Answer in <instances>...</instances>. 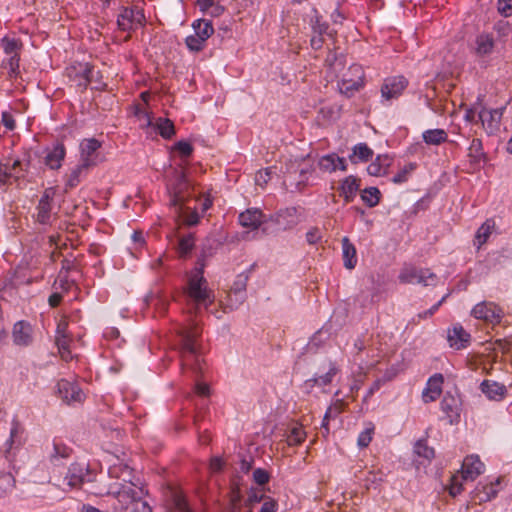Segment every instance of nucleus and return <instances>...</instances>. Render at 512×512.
<instances>
[{"mask_svg":"<svg viewBox=\"0 0 512 512\" xmlns=\"http://www.w3.org/2000/svg\"><path fill=\"white\" fill-rule=\"evenodd\" d=\"M180 337V357L182 371L192 370L195 374L202 372V357L199 351L198 339L201 329L197 323L192 322L189 326L181 327L178 330Z\"/></svg>","mask_w":512,"mask_h":512,"instance_id":"f257e3e1","label":"nucleus"},{"mask_svg":"<svg viewBox=\"0 0 512 512\" xmlns=\"http://www.w3.org/2000/svg\"><path fill=\"white\" fill-rule=\"evenodd\" d=\"M183 293L190 314H196L200 307L207 309L215 299L213 291L208 288L202 268L190 275Z\"/></svg>","mask_w":512,"mask_h":512,"instance_id":"f03ea898","label":"nucleus"},{"mask_svg":"<svg viewBox=\"0 0 512 512\" xmlns=\"http://www.w3.org/2000/svg\"><path fill=\"white\" fill-rule=\"evenodd\" d=\"M98 495L113 496L117 499L119 507L122 511L126 510L128 506L134 505L136 501L142 498V489H136L132 483L113 482L107 488L99 489L96 492Z\"/></svg>","mask_w":512,"mask_h":512,"instance_id":"7ed1b4c3","label":"nucleus"},{"mask_svg":"<svg viewBox=\"0 0 512 512\" xmlns=\"http://www.w3.org/2000/svg\"><path fill=\"white\" fill-rule=\"evenodd\" d=\"M403 284L418 283L423 286H433L436 284L438 277L430 269H417L411 265H405L398 276Z\"/></svg>","mask_w":512,"mask_h":512,"instance_id":"20e7f679","label":"nucleus"},{"mask_svg":"<svg viewBox=\"0 0 512 512\" xmlns=\"http://www.w3.org/2000/svg\"><path fill=\"white\" fill-rule=\"evenodd\" d=\"M471 316L495 326L502 321L504 310L495 302L482 301L472 308Z\"/></svg>","mask_w":512,"mask_h":512,"instance_id":"39448f33","label":"nucleus"},{"mask_svg":"<svg viewBox=\"0 0 512 512\" xmlns=\"http://www.w3.org/2000/svg\"><path fill=\"white\" fill-rule=\"evenodd\" d=\"M67 77L81 91L94 81V67L89 63H78L66 69Z\"/></svg>","mask_w":512,"mask_h":512,"instance_id":"423d86ee","label":"nucleus"},{"mask_svg":"<svg viewBox=\"0 0 512 512\" xmlns=\"http://www.w3.org/2000/svg\"><path fill=\"white\" fill-rule=\"evenodd\" d=\"M145 23L143 10L138 6L124 7L117 18V24L122 31H132Z\"/></svg>","mask_w":512,"mask_h":512,"instance_id":"0eeeda50","label":"nucleus"},{"mask_svg":"<svg viewBox=\"0 0 512 512\" xmlns=\"http://www.w3.org/2000/svg\"><path fill=\"white\" fill-rule=\"evenodd\" d=\"M408 86L404 76H391L384 79L381 86V96L385 101L399 98Z\"/></svg>","mask_w":512,"mask_h":512,"instance_id":"6e6552de","label":"nucleus"},{"mask_svg":"<svg viewBox=\"0 0 512 512\" xmlns=\"http://www.w3.org/2000/svg\"><path fill=\"white\" fill-rule=\"evenodd\" d=\"M89 465L85 463H72L65 476V481L70 488L81 487L85 482L92 480Z\"/></svg>","mask_w":512,"mask_h":512,"instance_id":"1a4fd4ad","label":"nucleus"},{"mask_svg":"<svg viewBox=\"0 0 512 512\" xmlns=\"http://www.w3.org/2000/svg\"><path fill=\"white\" fill-rule=\"evenodd\" d=\"M355 78H343L339 83L340 92L347 97H351L355 92L361 90L365 85L364 72L361 66L352 65L349 68Z\"/></svg>","mask_w":512,"mask_h":512,"instance_id":"9d476101","label":"nucleus"},{"mask_svg":"<svg viewBox=\"0 0 512 512\" xmlns=\"http://www.w3.org/2000/svg\"><path fill=\"white\" fill-rule=\"evenodd\" d=\"M101 146V142L95 138L83 139L80 143V163L90 168L95 166Z\"/></svg>","mask_w":512,"mask_h":512,"instance_id":"9b49d317","label":"nucleus"},{"mask_svg":"<svg viewBox=\"0 0 512 512\" xmlns=\"http://www.w3.org/2000/svg\"><path fill=\"white\" fill-rule=\"evenodd\" d=\"M504 110L505 107L497 109L482 108L478 112V118L489 134H493L499 130Z\"/></svg>","mask_w":512,"mask_h":512,"instance_id":"f8f14e48","label":"nucleus"},{"mask_svg":"<svg viewBox=\"0 0 512 512\" xmlns=\"http://www.w3.org/2000/svg\"><path fill=\"white\" fill-rule=\"evenodd\" d=\"M484 463L478 455H468L464 458L461 467V479L465 481H474L484 472Z\"/></svg>","mask_w":512,"mask_h":512,"instance_id":"ddd939ff","label":"nucleus"},{"mask_svg":"<svg viewBox=\"0 0 512 512\" xmlns=\"http://www.w3.org/2000/svg\"><path fill=\"white\" fill-rule=\"evenodd\" d=\"M57 388L60 397L67 404L73 402H82L85 398L82 389L74 382L61 379L57 383Z\"/></svg>","mask_w":512,"mask_h":512,"instance_id":"4468645a","label":"nucleus"},{"mask_svg":"<svg viewBox=\"0 0 512 512\" xmlns=\"http://www.w3.org/2000/svg\"><path fill=\"white\" fill-rule=\"evenodd\" d=\"M470 339V334L458 323L448 330L447 340L450 347L456 350L466 348L470 343Z\"/></svg>","mask_w":512,"mask_h":512,"instance_id":"2eb2a0df","label":"nucleus"},{"mask_svg":"<svg viewBox=\"0 0 512 512\" xmlns=\"http://www.w3.org/2000/svg\"><path fill=\"white\" fill-rule=\"evenodd\" d=\"M443 382L444 377L440 373H436L428 379L427 385L422 393L424 402L435 401L441 395Z\"/></svg>","mask_w":512,"mask_h":512,"instance_id":"dca6fc26","label":"nucleus"},{"mask_svg":"<svg viewBox=\"0 0 512 512\" xmlns=\"http://www.w3.org/2000/svg\"><path fill=\"white\" fill-rule=\"evenodd\" d=\"M339 368L335 362L329 361L328 370L325 374L315 376L305 381V387L310 391L315 386L324 387L332 383L333 378L338 374Z\"/></svg>","mask_w":512,"mask_h":512,"instance_id":"f3484780","label":"nucleus"},{"mask_svg":"<svg viewBox=\"0 0 512 512\" xmlns=\"http://www.w3.org/2000/svg\"><path fill=\"white\" fill-rule=\"evenodd\" d=\"M13 341L18 346H28L32 342V327L26 321H18L12 331Z\"/></svg>","mask_w":512,"mask_h":512,"instance_id":"a211bd4d","label":"nucleus"},{"mask_svg":"<svg viewBox=\"0 0 512 512\" xmlns=\"http://www.w3.org/2000/svg\"><path fill=\"white\" fill-rule=\"evenodd\" d=\"M501 477L489 484H479L475 490V498L479 502H487L494 499L501 489Z\"/></svg>","mask_w":512,"mask_h":512,"instance_id":"6ab92c4d","label":"nucleus"},{"mask_svg":"<svg viewBox=\"0 0 512 512\" xmlns=\"http://www.w3.org/2000/svg\"><path fill=\"white\" fill-rule=\"evenodd\" d=\"M319 168L328 173L335 172L336 170L346 171L347 165L344 158L339 157L337 154L332 153L322 156L318 162Z\"/></svg>","mask_w":512,"mask_h":512,"instance_id":"aec40b11","label":"nucleus"},{"mask_svg":"<svg viewBox=\"0 0 512 512\" xmlns=\"http://www.w3.org/2000/svg\"><path fill=\"white\" fill-rule=\"evenodd\" d=\"M90 167L79 163L65 176L64 190L68 192L77 187L82 180L87 176Z\"/></svg>","mask_w":512,"mask_h":512,"instance_id":"412c9836","label":"nucleus"},{"mask_svg":"<svg viewBox=\"0 0 512 512\" xmlns=\"http://www.w3.org/2000/svg\"><path fill=\"white\" fill-rule=\"evenodd\" d=\"M480 389L488 399L495 401H501L507 393L505 385L487 379L481 383Z\"/></svg>","mask_w":512,"mask_h":512,"instance_id":"4be33fe9","label":"nucleus"},{"mask_svg":"<svg viewBox=\"0 0 512 512\" xmlns=\"http://www.w3.org/2000/svg\"><path fill=\"white\" fill-rule=\"evenodd\" d=\"M52 199H53V192L51 189L45 190L44 194L39 200L38 206H37V220L38 222L42 224L48 223L51 217V210H52Z\"/></svg>","mask_w":512,"mask_h":512,"instance_id":"5701e85b","label":"nucleus"},{"mask_svg":"<svg viewBox=\"0 0 512 512\" xmlns=\"http://www.w3.org/2000/svg\"><path fill=\"white\" fill-rule=\"evenodd\" d=\"M360 189V179L350 175L346 177L339 187L340 196H342L346 203H350L356 197L358 190Z\"/></svg>","mask_w":512,"mask_h":512,"instance_id":"b1692460","label":"nucleus"},{"mask_svg":"<svg viewBox=\"0 0 512 512\" xmlns=\"http://www.w3.org/2000/svg\"><path fill=\"white\" fill-rule=\"evenodd\" d=\"M263 213L260 209L251 208L240 213L239 223L246 228L257 229L263 222Z\"/></svg>","mask_w":512,"mask_h":512,"instance_id":"393cba45","label":"nucleus"},{"mask_svg":"<svg viewBox=\"0 0 512 512\" xmlns=\"http://www.w3.org/2000/svg\"><path fill=\"white\" fill-rule=\"evenodd\" d=\"M275 222L282 229H290L298 223V211L295 207L280 210L275 216Z\"/></svg>","mask_w":512,"mask_h":512,"instance_id":"a878e982","label":"nucleus"},{"mask_svg":"<svg viewBox=\"0 0 512 512\" xmlns=\"http://www.w3.org/2000/svg\"><path fill=\"white\" fill-rule=\"evenodd\" d=\"M494 38L490 34L482 33L475 39L473 51L478 57H485L490 55L494 49Z\"/></svg>","mask_w":512,"mask_h":512,"instance_id":"bb28decb","label":"nucleus"},{"mask_svg":"<svg viewBox=\"0 0 512 512\" xmlns=\"http://www.w3.org/2000/svg\"><path fill=\"white\" fill-rule=\"evenodd\" d=\"M66 155L65 146L62 143H57L54 147L46 154L45 164L52 170H58L62 166V162Z\"/></svg>","mask_w":512,"mask_h":512,"instance_id":"cd10ccee","label":"nucleus"},{"mask_svg":"<svg viewBox=\"0 0 512 512\" xmlns=\"http://www.w3.org/2000/svg\"><path fill=\"white\" fill-rule=\"evenodd\" d=\"M442 412L449 418L450 423L459 417V400L451 394H446L440 403Z\"/></svg>","mask_w":512,"mask_h":512,"instance_id":"c85d7f7f","label":"nucleus"},{"mask_svg":"<svg viewBox=\"0 0 512 512\" xmlns=\"http://www.w3.org/2000/svg\"><path fill=\"white\" fill-rule=\"evenodd\" d=\"M341 244L344 266L347 269H353L357 264L356 248L346 236L342 238Z\"/></svg>","mask_w":512,"mask_h":512,"instance_id":"c756f323","label":"nucleus"},{"mask_svg":"<svg viewBox=\"0 0 512 512\" xmlns=\"http://www.w3.org/2000/svg\"><path fill=\"white\" fill-rule=\"evenodd\" d=\"M347 407V403L343 399H336L326 410L325 415L323 417L322 428L325 429L326 433H329V420L331 418L337 417L341 414L345 408Z\"/></svg>","mask_w":512,"mask_h":512,"instance_id":"7c9ffc66","label":"nucleus"},{"mask_svg":"<svg viewBox=\"0 0 512 512\" xmlns=\"http://www.w3.org/2000/svg\"><path fill=\"white\" fill-rule=\"evenodd\" d=\"M151 128L157 130L160 136L164 139H170L175 135L174 123L168 118L159 117L154 119Z\"/></svg>","mask_w":512,"mask_h":512,"instance_id":"2f4dec72","label":"nucleus"},{"mask_svg":"<svg viewBox=\"0 0 512 512\" xmlns=\"http://www.w3.org/2000/svg\"><path fill=\"white\" fill-rule=\"evenodd\" d=\"M134 116L137 118L139 122V127L141 129L151 128L153 125L154 118L152 117V112L148 110V107H145L144 104H135L134 105Z\"/></svg>","mask_w":512,"mask_h":512,"instance_id":"473e14b6","label":"nucleus"},{"mask_svg":"<svg viewBox=\"0 0 512 512\" xmlns=\"http://www.w3.org/2000/svg\"><path fill=\"white\" fill-rule=\"evenodd\" d=\"M373 157V150L366 143H359L352 149L349 160L352 163L367 162Z\"/></svg>","mask_w":512,"mask_h":512,"instance_id":"72a5a7b5","label":"nucleus"},{"mask_svg":"<svg viewBox=\"0 0 512 512\" xmlns=\"http://www.w3.org/2000/svg\"><path fill=\"white\" fill-rule=\"evenodd\" d=\"M390 164L391 159L387 155H379L372 163L368 165L367 172L372 176H381L382 174L386 173Z\"/></svg>","mask_w":512,"mask_h":512,"instance_id":"f704fd0d","label":"nucleus"},{"mask_svg":"<svg viewBox=\"0 0 512 512\" xmlns=\"http://www.w3.org/2000/svg\"><path fill=\"white\" fill-rule=\"evenodd\" d=\"M495 227V222L492 219H487L477 230L475 235L474 244L477 248H481L487 240L489 239L493 229Z\"/></svg>","mask_w":512,"mask_h":512,"instance_id":"c9c22d12","label":"nucleus"},{"mask_svg":"<svg viewBox=\"0 0 512 512\" xmlns=\"http://www.w3.org/2000/svg\"><path fill=\"white\" fill-rule=\"evenodd\" d=\"M422 138L428 145H440L447 141L448 135L444 129H429L423 132Z\"/></svg>","mask_w":512,"mask_h":512,"instance_id":"e433bc0d","label":"nucleus"},{"mask_svg":"<svg viewBox=\"0 0 512 512\" xmlns=\"http://www.w3.org/2000/svg\"><path fill=\"white\" fill-rule=\"evenodd\" d=\"M192 27L195 31V34L198 37H201V39L205 42L214 33V28H213L212 22L210 20L198 19V20L194 21Z\"/></svg>","mask_w":512,"mask_h":512,"instance_id":"4c0bfd02","label":"nucleus"},{"mask_svg":"<svg viewBox=\"0 0 512 512\" xmlns=\"http://www.w3.org/2000/svg\"><path fill=\"white\" fill-rule=\"evenodd\" d=\"M360 196L368 207H375L380 202L381 193L377 187H369L362 190Z\"/></svg>","mask_w":512,"mask_h":512,"instance_id":"58836bf2","label":"nucleus"},{"mask_svg":"<svg viewBox=\"0 0 512 512\" xmlns=\"http://www.w3.org/2000/svg\"><path fill=\"white\" fill-rule=\"evenodd\" d=\"M1 45L5 54L8 56L19 55V51L22 47V43L20 40L9 37H4L1 40Z\"/></svg>","mask_w":512,"mask_h":512,"instance_id":"ea45409f","label":"nucleus"},{"mask_svg":"<svg viewBox=\"0 0 512 512\" xmlns=\"http://www.w3.org/2000/svg\"><path fill=\"white\" fill-rule=\"evenodd\" d=\"M195 246V238L192 234L183 236L179 240L178 254L181 258L187 257Z\"/></svg>","mask_w":512,"mask_h":512,"instance_id":"a19ab883","label":"nucleus"},{"mask_svg":"<svg viewBox=\"0 0 512 512\" xmlns=\"http://www.w3.org/2000/svg\"><path fill=\"white\" fill-rule=\"evenodd\" d=\"M374 431H375L374 424L372 422H368L366 424L365 429L358 435L357 445L360 448L368 447L373 439Z\"/></svg>","mask_w":512,"mask_h":512,"instance_id":"79ce46f5","label":"nucleus"},{"mask_svg":"<svg viewBox=\"0 0 512 512\" xmlns=\"http://www.w3.org/2000/svg\"><path fill=\"white\" fill-rule=\"evenodd\" d=\"M20 56H9L7 61L3 62V67L8 70L9 78H15L19 75Z\"/></svg>","mask_w":512,"mask_h":512,"instance_id":"37998d69","label":"nucleus"},{"mask_svg":"<svg viewBox=\"0 0 512 512\" xmlns=\"http://www.w3.org/2000/svg\"><path fill=\"white\" fill-rule=\"evenodd\" d=\"M414 452L425 459L434 457V449L427 445L426 440H418L414 445Z\"/></svg>","mask_w":512,"mask_h":512,"instance_id":"c03bdc74","label":"nucleus"},{"mask_svg":"<svg viewBox=\"0 0 512 512\" xmlns=\"http://www.w3.org/2000/svg\"><path fill=\"white\" fill-rule=\"evenodd\" d=\"M306 437V433L302 427L292 428L290 434L287 437L288 445L295 446L301 444Z\"/></svg>","mask_w":512,"mask_h":512,"instance_id":"a18cd8bd","label":"nucleus"},{"mask_svg":"<svg viewBox=\"0 0 512 512\" xmlns=\"http://www.w3.org/2000/svg\"><path fill=\"white\" fill-rule=\"evenodd\" d=\"M482 150V141L478 138H474L472 139L470 146L468 148V156L472 158L474 161H478L483 155Z\"/></svg>","mask_w":512,"mask_h":512,"instance_id":"49530a36","label":"nucleus"},{"mask_svg":"<svg viewBox=\"0 0 512 512\" xmlns=\"http://www.w3.org/2000/svg\"><path fill=\"white\" fill-rule=\"evenodd\" d=\"M172 502L176 512H191L186 499L181 493H173Z\"/></svg>","mask_w":512,"mask_h":512,"instance_id":"de8ad7c7","label":"nucleus"},{"mask_svg":"<svg viewBox=\"0 0 512 512\" xmlns=\"http://www.w3.org/2000/svg\"><path fill=\"white\" fill-rule=\"evenodd\" d=\"M185 43L189 50L199 52L204 48L206 42L194 34L186 37Z\"/></svg>","mask_w":512,"mask_h":512,"instance_id":"09e8293b","label":"nucleus"},{"mask_svg":"<svg viewBox=\"0 0 512 512\" xmlns=\"http://www.w3.org/2000/svg\"><path fill=\"white\" fill-rule=\"evenodd\" d=\"M449 494L452 497L459 495L463 491V485L458 475H453L450 480Z\"/></svg>","mask_w":512,"mask_h":512,"instance_id":"8fccbe9b","label":"nucleus"},{"mask_svg":"<svg viewBox=\"0 0 512 512\" xmlns=\"http://www.w3.org/2000/svg\"><path fill=\"white\" fill-rule=\"evenodd\" d=\"M271 179V168L259 170L255 175V183L260 187H264Z\"/></svg>","mask_w":512,"mask_h":512,"instance_id":"3c124183","label":"nucleus"},{"mask_svg":"<svg viewBox=\"0 0 512 512\" xmlns=\"http://www.w3.org/2000/svg\"><path fill=\"white\" fill-rule=\"evenodd\" d=\"M123 512H152L151 507L144 500L139 499L134 505L128 506Z\"/></svg>","mask_w":512,"mask_h":512,"instance_id":"603ef678","label":"nucleus"},{"mask_svg":"<svg viewBox=\"0 0 512 512\" xmlns=\"http://www.w3.org/2000/svg\"><path fill=\"white\" fill-rule=\"evenodd\" d=\"M253 479L258 485H265L269 482L270 476L265 469L257 468L253 472Z\"/></svg>","mask_w":512,"mask_h":512,"instance_id":"864d4df0","label":"nucleus"},{"mask_svg":"<svg viewBox=\"0 0 512 512\" xmlns=\"http://www.w3.org/2000/svg\"><path fill=\"white\" fill-rule=\"evenodd\" d=\"M414 169V166L412 164L409 165V167H405L403 170L399 171L397 174H395L392 178L393 183L395 184H401L408 180V174L410 171Z\"/></svg>","mask_w":512,"mask_h":512,"instance_id":"5fc2aeb1","label":"nucleus"},{"mask_svg":"<svg viewBox=\"0 0 512 512\" xmlns=\"http://www.w3.org/2000/svg\"><path fill=\"white\" fill-rule=\"evenodd\" d=\"M175 149L181 154L183 157H189L193 152V147L189 142L186 141H178L175 144Z\"/></svg>","mask_w":512,"mask_h":512,"instance_id":"6e6d98bb","label":"nucleus"},{"mask_svg":"<svg viewBox=\"0 0 512 512\" xmlns=\"http://www.w3.org/2000/svg\"><path fill=\"white\" fill-rule=\"evenodd\" d=\"M71 449L63 444L54 443V454L53 458H67L70 456Z\"/></svg>","mask_w":512,"mask_h":512,"instance_id":"4d7b16f0","label":"nucleus"},{"mask_svg":"<svg viewBox=\"0 0 512 512\" xmlns=\"http://www.w3.org/2000/svg\"><path fill=\"white\" fill-rule=\"evenodd\" d=\"M498 11L505 17L512 15V0H498Z\"/></svg>","mask_w":512,"mask_h":512,"instance_id":"13d9d810","label":"nucleus"},{"mask_svg":"<svg viewBox=\"0 0 512 512\" xmlns=\"http://www.w3.org/2000/svg\"><path fill=\"white\" fill-rule=\"evenodd\" d=\"M322 238L321 232L317 227L311 228L306 233V240L309 244H316L318 243Z\"/></svg>","mask_w":512,"mask_h":512,"instance_id":"bf43d9fd","label":"nucleus"},{"mask_svg":"<svg viewBox=\"0 0 512 512\" xmlns=\"http://www.w3.org/2000/svg\"><path fill=\"white\" fill-rule=\"evenodd\" d=\"M1 121L8 130H14L16 124L14 117L11 113L5 111L1 115Z\"/></svg>","mask_w":512,"mask_h":512,"instance_id":"052dcab7","label":"nucleus"},{"mask_svg":"<svg viewBox=\"0 0 512 512\" xmlns=\"http://www.w3.org/2000/svg\"><path fill=\"white\" fill-rule=\"evenodd\" d=\"M71 339L68 334L56 335L55 343L59 349H66L69 347Z\"/></svg>","mask_w":512,"mask_h":512,"instance_id":"680f3d73","label":"nucleus"},{"mask_svg":"<svg viewBox=\"0 0 512 512\" xmlns=\"http://www.w3.org/2000/svg\"><path fill=\"white\" fill-rule=\"evenodd\" d=\"M447 295L444 296L441 300H439L435 305H433L430 309L422 312V313H419L418 314V318L420 319H425V318H428V317H431L438 309L439 307L442 305V303L445 301Z\"/></svg>","mask_w":512,"mask_h":512,"instance_id":"e2e57ef3","label":"nucleus"},{"mask_svg":"<svg viewBox=\"0 0 512 512\" xmlns=\"http://www.w3.org/2000/svg\"><path fill=\"white\" fill-rule=\"evenodd\" d=\"M278 504L275 500L271 498H267L262 503L261 509L259 512H277Z\"/></svg>","mask_w":512,"mask_h":512,"instance_id":"0e129e2a","label":"nucleus"},{"mask_svg":"<svg viewBox=\"0 0 512 512\" xmlns=\"http://www.w3.org/2000/svg\"><path fill=\"white\" fill-rule=\"evenodd\" d=\"M94 73H95L94 81L91 82L90 84H93V87H92L93 89L101 91L106 87V84L102 80V75H101L100 71H96L94 69Z\"/></svg>","mask_w":512,"mask_h":512,"instance_id":"69168bd1","label":"nucleus"},{"mask_svg":"<svg viewBox=\"0 0 512 512\" xmlns=\"http://www.w3.org/2000/svg\"><path fill=\"white\" fill-rule=\"evenodd\" d=\"M384 383L385 382L381 378L375 380L373 382V384L370 386V388L368 389L367 394H366L364 400L366 401L369 397H371L376 391H378L381 388V386Z\"/></svg>","mask_w":512,"mask_h":512,"instance_id":"338daca9","label":"nucleus"},{"mask_svg":"<svg viewBox=\"0 0 512 512\" xmlns=\"http://www.w3.org/2000/svg\"><path fill=\"white\" fill-rule=\"evenodd\" d=\"M312 29L315 34L323 35L328 29V24L325 22L321 23L320 20L316 18V21L313 24Z\"/></svg>","mask_w":512,"mask_h":512,"instance_id":"774afa93","label":"nucleus"}]
</instances>
